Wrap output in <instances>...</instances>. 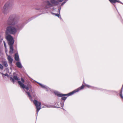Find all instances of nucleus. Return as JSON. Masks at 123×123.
<instances>
[{"label": "nucleus", "instance_id": "nucleus-27", "mask_svg": "<svg viewBox=\"0 0 123 123\" xmlns=\"http://www.w3.org/2000/svg\"><path fill=\"white\" fill-rule=\"evenodd\" d=\"M61 9V7H60L59 8H58V10L59 12V13H60V11Z\"/></svg>", "mask_w": 123, "mask_h": 123}, {"label": "nucleus", "instance_id": "nucleus-32", "mask_svg": "<svg viewBox=\"0 0 123 123\" xmlns=\"http://www.w3.org/2000/svg\"><path fill=\"white\" fill-rule=\"evenodd\" d=\"M122 88H123V87H122Z\"/></svg>", "mask_w": 123, "mask_h": 123}, {"label": "nucleus", "instance_id": "nucleus-29", "mask_svg": "<svg viewBox=\"0 0 123 123\" xmlns=\"http://www.w3.org/2000/svg\"><path fill=\"white\" fill-rule=\"evenodd\" d=\"M63 104H61V106L62 107H63Z\"/></svg>", "mask_w": 123, "mask_h": 123}, {"label": "nucleus", "instance_id": "nucleus-31", "mask_svg": "<svg viewBox=\"0 0 123 123\" xmlns=\"http://www.w3.org/2000/svg\"><path fill=\"white\" fill-rule=\"evenodd\" d=\"M53 9L54 10H55V9L54 8H53Z\"/></svg>", "mask_w": 123, "mask_h": 123}, {"label": "nucleus", "instance_id": "nucleus-5", "mask_svg": "<svg viewBox=\"0 0 123 123\" xmlns=\"http://www.w3.org/2000/svg\"><path fill=\"white\" fill-rule=\"evenodd\" d=\"M12 5V4L10 2H6L4 6L2 9V11L3 12L5 13Z\"/></svg>", "mask_w": 123, "mask_h": 123}, {"label": "nucleus", "instance_id": "nucleus-20", "mask_svg": "<svg viewBox=\"0 0 123 123\" xmlns=\"http://www.w3.org/2000/svg\"><path fill=\"white\" fill-rule=\"evenodd\" d=\"M2 74V75H4L8 77L9 76V75L7 73H6L5 74H3V73Z\"/></svg>", "mask_w": 123, "mask_h": 123}, {"label": "nucleus", "instance_id": "nucleus-11", "mask_svg": "<svg viewBox=\"0 0 123 123\" xmlns=\"http://www.w3.org/2000/svg\"><path fill=\"white\" fill-rule=\"evenodd\" d=\"M110 2L111 3H115L117 2L120 3H122V2L118 0H109Z\"/></svg>", "mask_w": 123, "mask_h": 123}, {"label": "nucleus", "instance_id": "nucleus-19", "mask_svg": "<svg viewBox=\"0 0 123 123\" xmlns=\"http://www.w3.org/2000/svg\"><path fill=\"white\" fill-rule=\"evenodd\" d=\"M67 97H63L62 98L61 100H65L67 98Z\"/></svg>", "mask_w": 123, "mask_h": 123}, {"label": "nucleus", "instance_id": "nucleus-9", "mask_svg": "<svg viewBox=\"0 0 123 123\" xmlns=\"http://www.w3.org/2000/svg\"><path fill=\"white\" fill-rule=\"evenodd\" d=\"M10 80L13 82V83H14V80H16L17 81H18H18H19V78L17 76H14L13 77V78L12 77H11L10 79Z\"/></svg>", "mask_w": 123, "mask_h": 123}, {"label": "nucleus", "instance_id": "nucleus-8", "mask_svg": "<svg viewBox=\"0 0 123 123\" xmlns=\"http://www.w3.org/2000/svg\"><path fill=\"white\" fill-rule=\"evenodd\" d=\"M38 83L40 85L41 87L45 89L46 91H52V90L50 88L42 84L39 83L38 82Z\"/></svg>", "mask_w": 123, "mask_h": 123}, {"label": "nucleus", "instance_id": "nucleus-15", "mask_svg": "<svg viewBox=\"0 0 123 123\" xmlns=\"http://www.w3.org/2000/svg\"><path fill=\"white\" fill-rule=\"evenodd\" d=\"M2 64L5 67H7L8 66L7 62L6 61H3Z\"/></svg>", "mask_w": 123, "mask_h": 123}, {"label": "nucleus", "instance_id": "nucleus-26", "mask_svg": "<svg viewBox=\"0 0 123 123\" xmlns=\"http://www.w3.org/2000/svg\"><path fill=\"white\" fill-rule=\"evenodd\" d=\"M85 85L86 86H87V87L88 88L90 87H91V86H90L87 84H86Z\"/></svg>", "mask_w": 123, "mask_h": 123}, {"label": "nucleus", "instance_id": "nucleus-13", "mask_svg": "<svg viewBox=\"0 0 123 123\" xmlns=\"http://www.w3.org/2000/svg\"><path fill=\"white\" fill-rule=\"evenodd\" d=\"M12 45H9L10 46L9 52L10 54H12L13 53V49Z\"/></svg>", "mask_w": 123, "mask_h": 123}, {"label": "nucleus", "instance_id": "nucleus-14", "mask_svg": "<svg viewBox=\"0 0 123 123\" xmlns=\"http://www.w3.org/2000/svg\"><path fill=\"white\" fill-rule=\"evenodd\" d=\"M16 65L19 68H21L22 66L21 63L19 61H18L16 63Z\"/></svg>", "mask_w": 123, "mask_h": 123}, {"label": "nucleus", "instance_id": "nucleus-30", "mask_svg": "<svg viewBox=\"0 0 123 123\" xmlns=\"http://www.w3.org/2000/svg\"><path fill=\"white\" fill-rule=\"evenodd\" d=\"M33 93V96H34L35 97V95H36L35 93Z\"/></svg>", "mask_w": 123, "mask_h": 123}, {"label": "nucleus", "instance_id": "nucleus-18", "mask_svg": "<svg viewBox=\"0 0 123 123\" xmlns=\"http://www.w3.org/2000/svg\"><path fill=\"white\" fill-rule=\"evenodd\" d=\"M122 90L121 91V92H120V95L121 97V98H122L123 99V95H122Z\"/></svg>", "mask_w": 123, "mask_h": 123}, {"label": "nucleus", "instance_id": "nucleus-17", "mask_svg": "<svg viewBox=\"0 0 123 123\" xmlns=\"http://www.w3.org/2000/svg\"><path fill=\"white\" fill-rule=\"evenodd\" d=\"M52 14H53L55 15V16H57V17H58L59 18H61V17L60 16V14H55V13H53Z\"/></svg>", "mask_w": 123, "mask_h": 123}, {"label": "nucleus", "instance_id": "nucleus-3", "mask_svg": "<svg viewBox=\"0 0 123 123\" xmlns=\"http://www.w3.org/2000/svg\"><path fill=\"white\" fill-rule=\"evenodd\" d=\"M16 19V17L15 15H11L7 20V24L9 25H15V24H17L14 22Z\"/></svg>", "mask_w": 123, "mask_h": 123}, {"label": "nucleus", "instance_id": "nucleus-25", "mask_svg": "<svg viewBox=\"0 0 123 123\" xmlns=\"http://www.w3.org/2000/svg\"><path fill=\"white\" fill-rule=\"evenodd\" d=\"M3 43H4V46L5 47V48H6V43L4 41H3Z\"/></svg>", "mask_w": 123, "mask_h": 123}, {"label": "nucleus", "instance_id": "nucleus-1", "mask_svg": "<svg viewBox=\"0 0 123 123\" xmlns=\"http://www.w3.org/2000/svg\"><path fill=\"white\" fill-rule=\"evenodd\" d=\"M14 26H7L6 29V33L13 34H15L17 32V30L20 29L21 27V25L19 24H15Z\"/></svg>", "mask_w": 123, "mask_h": 123}, {"label": "nucleus", "instance_id": "nucleus-22", "mask_svg": "<svg viewBox=\"0 0 123 123\" xmlns=\"http://www.w3.org/2000/svg\"><path fill=\"white\" fill-rule=\"evenodd\" d=\"M5 51L6 53V55H7V49L6 47V48H5Z\"/></svg>", "mask_w": 123, "mask_h": 123}, {"label": "nucleus", "instance_id": "nucleus-10", "mask_svg": "<svg viewBox=\"0 0 123 123\" xmlns=\"http://www.w3.org/2000/svg\"><path fill=\"white\" fill-rule=\"evenodd\" d=\"M7 59L9 63L10 64H11L13 60V59L12 58L11 56L8 55L7 54Z\"/></svg>", "mask_w": 123, "mask_h": 123}, {"label": "nucleus", "instance_id": "nucleus-2", "mask_svg": "<svg viewBox=\"0 0 123 123\" xmlns=\"http://www.w3.org/2000/svg\"><path fill=\"white\" fill-rule=\"evenodd\" d=\"M84 86L83 85H82L81 87L75 89L72 92H71L67 94H64L61 93L59 92L56 91L54 92V93L55 95L58 96L59 97H62L63 96H69L72 95L75 93L78 92L80 90L84 89Z\"/></svg>", "mask_w": 123, "mask_h": 123}, {"label": "nucleus", "instance_id": "nucleus-4", "mask_svg": "<svg viewBox=\"0 0 123 123\" xmlns=\"http://www.w3.org/2000/svg\"><path fill=\"white\" fill-rule=\"evenodd\" d=\"M33 102L34 104L36 107L37 114V115L39 111L41 109V104L40 102L36 100H34Z\"/></svg>", "mask_w": 123, "mask_h": 123}, {"label": "nucleus", "instance_id": "nucleus-28", "mask_svg": "<svg viewBox=\"0 0 123 123\" xmlns=\"http://www.w3.org/2000/svg\"><path fill=\"white\" fill-rule=\"evenodd\" d=\"M66 2H63V3H62V5H63L64 4H65V3Z\"/></svg>", "mask_w": 123, "mask_h": 123}, {"label": "nucleus", "instance_id": "nucleus-12", "mask_svg": "<svg viewBox=\"0 0 123 123\" xmlns=\"http://www.w3.org/2000/svg\"><path fill=\"white\" fill-rule=\"evenodd\" d=\"M14 58L16 61L17 62L19 61V59L18 53H16L15 54Z\"/></svg>", "mask_w": 123, "mask_h": 123}, {"label": "nucleus", "instance_id": "nucleus-7", "mask_svg": "<svg viewBox=\"0 0 123 123\" xmlns=\"http://www.w3.org/2000/svg\"><path fill=\"white\" fill-rule=\"evenodd\" d=\"M18 83L22 88L23 89L25 88L27 91L29 90V86H30L29 85H28L27 86H25L24 84L20 81H18Z\"/></svg>", "mask_w": 123, "mask_h": 123}, {"label": "nucleus", "instance_id": "nucleus-16", "mask_svg": "<svg viewBox=\"0 0 123 123\" xmlns=\"http://www.w3.org/2000/svg\"><path fill=\"white\" fill-rule=\"evenodd\" d=\"M26 93H27V94L28 95V96L29 97V98L30 99H32V97L30 94V93L29 92H26Z\"/></svg>", "mask_w": 123, "mask_h": 123}, {"label": "nucleus", "instance_id": "nucleus-21", "mask_svg": "<svg viewBox=\"0 0 123 123\" xmlns=\"http://www.w3.org/2000/svg\"><path fill=\"white\" fill-rule=\"evenodd\" d=\"M3 66L1 64H0V69H3Z\"/></svg>", "mask_w": 123, "mask_h": 123}, {"label": "nucleus", "instance_id": "nucleus-23", "mask_svg": "<svg viewBox=\"0 0 123 123\" xmlns=\"http://www.w3.org/2000/svg\"><path fill=\"white\" fill-rule=\"evenodd\" d=\"M48 108H50L52 107V106L51 105H47L46 106Z\"/></svg>", "mask_w": 123, "mask_h": 123}, {"label": "nucleus", "instance_id": "nucleus-24", "mask_svg": "<svg viewBox=\"0 0 123 123\" xmlns=\"http://www.w3.org/2000/svg\"><path fill=\"white\" fill-rule=\"evenodd\" d=\"M21 80L22 81V83H24V81H25L22 78H21Z\"/></svg>", "mask_w": 123, "mask_h": 123}, {"label": "nucleus", "instance_id": "nucleus-6", "mask_svg": "<svg viewBox=\"0 0 123 123\" xmlns=\"http://www.w3.org/2000/svg\"><path fill=\"white\" fill-rule=\"evenodd\" d=\"M6 37L8 42L9 45H13L14 43V40L12 37L10 35H7L6 36Z\"/></svg>", "mask_w": 123, "mask_h": 123}]
</instances>
